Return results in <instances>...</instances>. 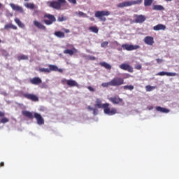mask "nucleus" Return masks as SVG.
I'll return each mask as SVG.
<instances>
[{
	"instance_id": "f257e3e1",
	"label": "nucleus",
	"mask_w": 179,
	"mask_h": 179,
	"mask_svg": "<svg viewBox=\"0 0 179 179\" xmlns=\"http://www.w3.org/2000/svg\"><path fill=\"white\" fill-rule=\"evenodd\" d=\"M95 103V107H97V108H103L104 114L107 115H115L117 114V108H110V103H106L101 104V100L100 99H96Z\"/></svg>"
},
{
	"instance_id": "f03ea898",
	"label": "nucleus",
	"mask_w": 179,
	"mask_h": 179,
	"mask_svg": "<svg viewBox=\"0 0 179 179\" xmlns=\"http://www.w3.org/2000/svg\"><path fill=\"white\" fill-rule=\"evenodd\" d=\"M49 3L50 8H53V9H61L62 6H64L66 3V0H57V1H53L50 2H48Z\"/></svg>"
},
{
	"instance_id": "7ed1b4c3",
	"label": "nucleus",
	"mask_w": 179,
	"mask_h": 179,
	"mask_svg": "<svg viewBox=\"0 0 179 179\" xmlns=\"http://www.w3.org/2000/svg\"><path fill=\"white\" fill-rule=\"evenodd\" d=\"M104 16H110V11L101 10L96 11L95 13V17L99 19L101 22H106V20H107V18H106Z\"/></svg>"
},
{
	"instance_id": "20e7f679",
	"label": "nucleus",
	"mask_w": 179,
	"mask_h": 179,
	"mask_svg": "<svg viewBox=\"0 0 179 179\" xmlns=\"http://www.w3.org/2000/svg\"><path fill=\"white\" fill-rule=\"evenodd\" d=\"M111 86H122V85H124L125 83L124 82V78H114L110 80Z\"/></svg>"
},
{
	"instance_id": "39448f33",
	"label": "nucleus",
	"mask_w": 179,
	"mask_h": 179,
	"mask_svg": "<svg viewBox=\"0 0 179 179\" xmlns=\"http://www.w3.org/2000/svg\"><path fill=\"white\" fill-rule=\"evenodd\" d=\"M123 50H126L127 51H134V50H138L141 48V46L138 45H129L128 43H125L122 45Z\"/></svg>"
},
{
	"instance_id": "423d86ee",
	"label": "nucleus",
	"mask_w": 179,
	"mask_h": 179,
	"mask_svg": "<svg viewBox=\"0 0 179 179\" xmlns=\"http://www.w3.org/2000/svg\"><path fill=\"white\" fill-rule=\"evenodd\" d=\"M49 69H45V72H59V73H62L64 72V70L62 69H59L58 66L52 64H50Z\"/></svg>"
},
{
	"instance_id": "0eeeda50",
	"label": "nucleus",
	"mask_w": 179,
	"mask_h": 179,
	"mask_svg": "<svg viewBox=\"0 0 179 179\" xmlns=\"http://www.w3.org/2000/svg\"><path fill=\"white\" fill-rule=\"evenodd\" d=\"M119 68H120V69H122V71H127V72H130V73H132L134 72V68L126 63H122V64H120L119 66Z\"/></svg>"
},
{
	"instance_id": "6e6552de",
	"label": "nucleus",
	"mask_w": 179,
	"mask_h": 179,
	"mask_svg": "<svg viewBox=\"0 0 179 179\" xmlns=\"http://www.w3.org/2000/svg\"><path fill=\"white\" fill-rule=\"evenodd\" d=\"M138 2L135 1H124L117 4V8H127V6H132V5H136Z\"/></svg>"
},
{
	"instance_id": "1a4fd4ad",
	"label": "nucleus",
	"mask_w": 179,
	"mask_h": 179,
	"mask_svg": "<svg viewBox=\"0 0 179 179\" xmlns=\"http://www.w3.org/2000/svg\"><path fill=\"white\" fill-rule=\"evenodd\" d=\"M10 6L13 10H15V12H19V13H24V10H23V7L20 6L19 5L15 4L13 3H10Z\"/></svg>"
},
{
	"instance_id": "9d476101",
	"label": "nucleus",
	"mask_w": 179,
	"mask_h": 179,
	"mask_svg": "<svg viewBox=\"0 0 179 179\" xmlns=\"http://www.w3.org/2000/svg\"><path fill=\"white\" fill-rule=\"evenodd\" d=\"M23 97L27 99L28 100H31V101H38V96L34 94L25 93L22 94Z\"/></svg>"
},
{
	"instance_id": "9b49d317",
	"label": "nucleus",
	"mask_w": 179,
	"mask_h": 179,
	"mask_svg": "<svg viewBox=\"0 0 179 179\" xmlns=\"http://www.w3.org/2000/svg\"><path fill=\"white\" fill-rule=\"evenodd\" d=\"M45 17L48 18V20H45V24H52L54 22L57 21V19L55 18V16L51 15V14H46Z\"/></svg>"
},
{
	"instance_id": "f8f14e48",
	"label": "nucleus",
	"mask_w": 179,
	"mask_h": 179,
	"mask_svg": "<svg viewBox=\"0 0 179 179\" xmlns=\"http://www.w3.org/2000/svg\"><path fill=\"white\" fill-rule=\"evenodd\" d=\"M109 101H111L113 104H120L121 103H124V100L120 98V96H115L113 97H110Z\"/></svg>"
},
{
	"instance_id": "ddd939ff",
	"label": "nucleus",
	"mask_w": 179,
	"mask_h": 179,
	"mask_svg": "<svg viewBox=\"0 0 179 179\" xmlns=\"http://www.w3.org/2000/svg\"><path fill=\"white\" fill-rule=\"evenodd\" d=\"M34 118H36L38 125H43L44 124V119L41 117V115L35 113L34 114Z\"/></svg>"
},
{
	"instance_id": "4468645a",
	"label": "nucleus",
	"mask_w": 179,
	"mask_h": 179,
	"mask_svg": "<svg viewBox=\"0 0 179 179\" xmlns=\"http://www.w3.org/2000/svg\"><path fill=\"white\" fill-rule=\"evenodd\" d=\"M143 41L147 45H153L155 44V38L152 36H145Z\"/></svg>"
},
{
	"instance_id": "2eb2a0df",
	"label": "nucleus",
	"mask_w": 179,
	"mask_h": 179,
	"mask_svg": "<svg viewBox=\"0 0 179 179\" xmlns=\"http://www.w3.org/2000/svg\"><path fill=\"white\" fill-rule=\"evenodd\" d=\"M157 76H177V73H169L166 71H161L156 74Z\"/></svg>"
},
{
	"instance_id": "dca6fc26",
	"label": "nucleus",
	"mask_w": 179,
	"mask_h": 179,
	"mask_svg": "<svg viewBox=\"0 0 179 179\" xmlns=\"http://www.w3.org/2000/svg\"><path fill=\"white\" fill-rule=\"evenodd\" d=\"M30 83H31V85H41V83H42V80L41 78H38V77H34L33 78H31L29 80Z\"/></svg>"
},
{
	"instance_id": "f3484780",
	"label": "nucleus",
	"mask_w": 179,
	"mask_h": 179,
	"mask_svg": "<svg viewBox=\"0 0 179 179\" xmlns=\"http://www.w3.org/2000/svg\"><path fill=\"white\" fill-rule=\"evenodd\" d=\"M78 52V49L75 48L74 47L72 48L71 50L66 49L64 50V54H69V55H73Z\"/></svg>"
},
{
	"instance_id": "a211bd4d",
	"label": "nucleus",
	"mask_w": 179,
	"mask_h": 179,
	"mask_svg": "<svg viewBox=\"0 0 179 179\" xmlns=\"http://www.w3.org/2000/svg\"><path fill=\"white\" fill-rule=\"evenodd\" d=\"M156 111H158L159 113H163L164 114H169L170 113V110L167 109L166 108H163L162 106H157L155 108Z\"/></svg>"
},
{
	"instance_id": "6ab92c4d",
	"label": "nucleus",
	"mask_w": 179,
	"mask_h": 179,
	"mask_svg": "<svg viewBox=\"0 0 179 179\" xmlns=\"http://www.w3.org/2000/svg\"><path fill=\"white\" fill-rule=\"evenodd\" d=\"M67 86H69L70 87H79V84L74 80L70 79L68 80Z\"/></svg>"
},
{
	"instance_id": "aec40b11",
	"label": "nucleus",
	"mask_w": 179,
	"mask_h": 179,
	"mask_svg": "<svg viewBox=\"0 0 179 179\" xmlns=\"http://www.w3.org/2000/svg\"><path fill=\"white\" fill-rule=\"evenodd\" d=\"M146 20V17H145L144 15H136V19H135V22L136 23H143V22H145Z\"/></svg>"
},
{
	"instance_id": "412c9836",
	"label": "nucleus",
	"mask_w": 179,
	"mask_h": 179,
	"mask_svg": "<svg viewBox=\"0 0 179 179\" xmlns=\"http://www.w3.org/2000/svg\"><path fill=\"white\" fill-rule=\"evenodd\" d=\"M22 115L27 117V118H29L30 120H33L34 118V115H33V113L27 110H24L22 112Z\"/></svg>"
},
{
	"instance_id": "4be33fe9",
	"label": "nucleus",
	"mask_w": 179,
	"mask_h": 179,
	"mask_svg": "<svg viewBox=\"0 0 179 179\" xmlns=\"http://www.w3.org/2000/svg\"><path fill=\"white\" fill-rule=\"evenodd\" d=\"M166 29V25L162 24H158L153 27V30L155 31H159V30H165Z\"/></svg>"
},
{
	"instance_id": "5701e85b",
	"label": "nucleus",
	"mask_w": 179,
	"mask_h": 179,
	"mask_svg": "<svg viewBox=\"0 0 179 179\" xmlns=\"http://www.w3.org/2000/svg\"><path fill=\"white\" fill-rule=\"evenodd\" d=\"M34 25L40 30H44L45 29V27L41 22L37 20L34 21Z\"/></svg>"
},
{
	"instance_id": "b1692460",
	"label": "nucleus",
	"mask_w": 179,
	"mask_h": 179,
	"mask_svg": "<svg viewBox=\"0 0 179 179\" xmlns=\"http://www.w3.org/2000/svg\"><path fill=\"white\" fill-rule=\"evenodd\" d=\"M55 36L59 38H64L65 37V34L61 31H57L55 32Z\"/></svg>"
},
{
	"instance_id": "393cba45",
	"label": "nucleus",
	"mask_w": 179,
	"mask_h": 179,
	"mask_svg": "<svg viewBox=\"0 0 179 179\" xmlns=\"http://www.w3.org/2000/svg\"><path fill=\"white\" fill-rule=\"evenodd\" d=\"M4 29L6 30H8L9 29H13V30H17V27H16L15 25H13L12 24H7L4 26Z\"/></svg>"
},
{
	"instance_id": "a878e982",
	"label": "nucleus",
	"mask_w": 179,
	"mask_h": 179,
	"mask_svg": "<svg viewBox=\"0 0 179 179\" xmlns=\"http://www.w3.org/2000/svg\"><path fill=\"white\" fill-rule=\"evenodd\" d=\"M14 21L17 24V26L21 27V29H24V24H23L19 18H15Z\"/></svg>"
},
{
	"instance_id": "bb28decb",
	"label": "nucleus",
	"mask_w": 179,
	"mask_h": 179,
	"mask_svg": "<svg viewBox=\"0 0 179 179\" xmlns=\"http://www.w3.org/2000/svg\"><path fill=\"white\" fill-rule=\"evenodd\" d=\"M99 65H101V66H103V68H106V69H111V65L105 62L99 63Z\"/></svg>"
},
{
	"instance_id": "cd10ccee",
	"label": "nucleus",
	"mask_w": 179,
	"mask_h": 179,
	"mask_svg": "<svg viewBox=\"0 0 179 179\" xmlns=\"http://www.w3.org/2000/svg\"><path fill=\"white\" fill-rule=\"evenodd\" d=\"M153 10H164V7L161 5H155L153 6Z\"/></svg>"
},
{
	"instance_id": "c85d7f7f",
	"label": "nucleus",
	"mask_w": 179,
	"mask_h": 179,
	"mask_svg": "<svg viewBox=\"0 0 179 179\" xmlns=\"http://www.w3.org/2000/svg\"><path fill=\"white\" fill-rule=\"evenodd\" d=\"M24 6L28 9H34V4L33 3H26Z\"/></svg>"
},
{
	"instance_id": "c756f323",
	"label": "nucleus",
	"mask_w": 179,
	"mask_h": 179,
	"mask_svg": "<svg viewBox=\"0 0 179 179\" xmlns=\"http://www.w3.org/2000/svg\"><path fill=\"white\" fill-rule=\"evenodd\" d=\"M18 61L27 60L29 57L27 55H22L17 57Z\"/></svg>"
},
{
	"instance_id": "7c9ffc66",
	"label": "nucleus",
	"mask_w": 179,
	"mask_h": 179,
	"mask_svg": "<svg viewBox=\"0 0 179 179\" xmlns=\"http://www.w3.org/2000/svg\"><path fill=\"white\" fill-rule=\"evenodd\" d=\"M155 89H156V87L155 86H150V85L145 86L146 92H152V90H155Z\"/></svg>"
},
{
	"instance_id": "2f4dec72",
	"label": "nucleus",
	"mask_w": 179,
	"mask_h": 179,
	"mask_svg": "<svg viewBox=\"0 0 179 179\" xmlns=\"http://www.w3.org/2000/svg\"><path fill=\"white\" fill-rule=\"evenodd\" d=\"M153 3V0H144L145 6H150Z\"/></svg>"
},
{
	"instance_id": "473e14b6",
	"label": "nucleus",
	"mask_w": 179,
	"mask_h": 179,
	"mask_svg": "<svg viewBox=\"0 0 179 179\" xmlns=\"http://www.w3.org/2000/svg\"><path fill=\"white\" fill-rule=\"evenodd\" d=\"M89 30L92 31V33H99V28L97 27H91L89 28Z\"/></svg>"
},
{
	"instance_id": "72a5a7b5",
	"label": "nucleus",
	"mask_w": 179,
	"mask_h": 179,
	"mask_svg": "<svg viewBox=\"0 0 179 179\" xmlns=\"http://www.w3.org/2000/svg\"><path fill=\"white\" fill-rule=\"evenodd\" d=\"M123 89L124 90H134V85H124L123 87Z\"/></svg>"
},
{
	"instance_id": "f704fd0d",
	"label": "nucleus",
	"mask_w": 179,
	"mask_h": 179,
	"mask_svg": "<svg viewBox=\"0 0 179 179\" xmlns=\"http://www.w3.org/2000/svg\"><path fill=\"white\" fill-rule=\"evenodd\" d=\"M66 20V17L64 15H60L57 18V22H65Z\"/></svg>"
},
{
	"instance_id": "c9c22d12",
	"label": "nucleus",
	"mask_w": 179,
	"mask_h": 179,
	"mask_svg": "<svg viewBox=\"0 0 179 179\" xmlns=\"http://www.w3.org/2000/svg\"><path fill=\"white\" fill-rule=\"evenodd\" d=\"M101 86L103 87H108V86H111V81H109L108 83H103Z\"/></svg>"
},
{
	"instance_id": "e433bc0d",
	"label": "nucleus",
	"mask_w": 179,
	"mask_h": 179,
	"mask_svg": "<svg viewBox=\"0 0 179 179\" xmlns=\"http://www.w3.org/2000/svg\"><path fill=\"white\" fill-rule=\"evenodd\" d=\"M101 47H102V48H106V47H108V41L101 43Z\"/></svg>"
},
{
	"instance_id": "4c0bfd02",
	"label": "nucleus",
	"mask_w": 179,
	"mask_h": 179,
	"mask_svg": "<svg viewBox=\"0 0 179 179\" xmlns=\"http://www.w3.org/2000/svg\"><path fill=\"white\" fill-rule=\"evenodd\" d=\"M1 124H6V122H9V119H8L6 117H3L1 120Z\"/></svg>"
},
{
	"instance_id": "58836bf2",
	"label": "nucleus",
	"mask_w": 179,
	"mask_h": 179,
	"mask_svg": "<svg viewBox=\"0 0 179 179\" xmlns=\"http://www.w3.org/2000/svg\"><path fill=\"white\" fill-rule=\"evenodd\" d=\"M78 16L82 17H87V15H86L85 13L80 11L78 12Z\"/></svg>"
},
{
	"instance_id": "ea45409f",
	"label": "nucleus",
	"mask_w": 179,
	"mask_h": 179,
	"mask_svg": "<svg viewBox=\"0 0 179 179\" xmlns=\"http://www.w3.org/2000/svg\"><path fill=\"white\" fill-rule=\"evenodd\" d=\"M135 69H138V71L142 69V65L141 64H136L135 66Z\"/></svg>"
},
{
	"instance_id": "a19ab883",
	"label": "nucleus",
	"mask_w": 179,
	"mask_h": 179,
	"mask_svg": "<svg viewBox=\"0 0 179 179\" xmlns=\"http://www.w3.org/2000/svg\"><path fill=\"white\" fill-rule=\"evenodd\" d=\"M62 85H68V80L63 78L62 80Z\"/></svg>"
},
{
	"instance_id": "79ce46f5",
	"label": "nucleus",
	"mask_w": 179,
	"mask_h": 179,
	"mask_svg": "<svg viewBox=\"0 0 179 179\" xmlns=\"http://www.w3.org/2000/svg\"><path fill=\"white\" fill-rule=\"evenodd\" d=\"M88 59H90V61H96V57L94 56H89Z\"/></svg>"
},
{
	"instance_id": "37998d69",
	"label": "nucleus",
	"mask_w": 179,
	"mask_h": 179,
	"mask_svg": "<svg viewBox=\"0 0 179 179\" xmlns=\"http://www.w3.org/2000/svg\"><path fill=\"white\" fill-rule=\"evenodd\" d=\"M70 3H73V5H76V0H68Z\"/></svg>"
},
{
	"instance_id": "c03bdc74",
	"label": "nucleus",
	"mask_w": 179,
	"mask_h": 179,
	"mask_svg": "<svg viewBox=\"0 0 179 179\" xmlns=\"http://www.w3.org/2000/svg\"><path fill=\"white\" fill-rule=\"evenodd\" d=\"M92 111H93L94 115H97V113L99 111V110H97V109L94 108V110H92Z\"/></svg>"
},
{
	"instance_id": "a18cd8bd",
	"label": "nucleus",
	"mask_w": 179,
	"mask_h": 179,
	"mask_svg": "<svg viewBox=\"0 0 179 179\" xmlns=\"http://www.w3.org/2000/svg\"><path fill=\"white\" fill-rule=\"evenodd\" d=\"M156 61L157 64H162V62H163V59H157Z\"/></svg>"
},
{
	"instance_id": "49530a36",
	"label": "nucleus",
	"mask_w": 179,
	"mask_h": 179,
	"mask_svg": "<svg viewBox=\"0 0 179 179\" xmlns=\"http://www.w3.org/2000/svg\"><path fill=\"white\" fill-rule=\"evenodd\" d=\"M88 89L90 90V92H94V88L92 87L91 86L88 87Z\"/></svg>"
},
{
	"instance_id": "de8ad7c7",
	"label": "nucleus",
	"mask_w": 179,
	"mask_h": 179,
	"mask_svg": "<svg viewBox=\"0 0 179 179\" xmlns=\"http://www.w3.org/2000/svg\"><path fill=\"white\" fill-rule=\"evenodd\" d=\"M87 108H88V110H89L90 111H93V110L94 109V108H92V106H89L87 107Z\"/></svg>"
},
{
	"instance_id": "09e8293b",
	"label": "nucleus",
	"mask_w": 179,
	"mask_h": 179,
	"mask_svg": "<svg viewBox=\"0 0 179 179\" xmlns=\"http://www.w3.org/2000/svg\"><path fill=\"white\" fill-rule=\"evenodd\" d=\"M0 117H5V113L0 111Z\"/></svg>"
},
{
	"instance_id": "8fccbe9b",
	"label": "nucleus",
	"mask_w": 179,
	"mask_h": 179,
	"mask_svg": "<svg viewBox=\"0 0 179 179\" xmlns=\"http://www.w3.org/2000/svg\"><path fill=\"white\" fill-rule=\"evenodd\" d=\"M5 166V164L3 162L0 163V167H3Z\"/></svg>"
},
{
	"instance_id": "3c124183",
	"label": "nucleus",
	"mask_w": 179,
	"mask_h": 179,
	"mask_svg": "<svg viewBox=\"0 0 179 179\" xmlns=\"http://www.w3.org/2000/svg\"><path fill=\"white\" fill-rule=\"evenodd\" d=\"M65 33H69V29H64Z\"/></svg>"
},
{
	"instance_id": "603ef678",
	"label": "nucleus",
	"mask_w": 179,
	"mask_h": 179,
	"mask_svg": "<svg viewBox=\"0 0 179 179\" xmlns=\"http://www.w3.org/2000/svg\"><path fill=\"white\" fill-rule=\"evenodd\" d=\"M126 76H127V78H131V75L129 74H126Z\"/></svg>"
},
{
	"instance_id": "864d4df0",
	"label": "nucleus",
	"mask_w": 179,
	"mask_h": 179,
	"mask_svg": "<svg viewBox=\"0 0 179 179\" xmlns=\"http://www.w3.org/2000/svg\"><path fill=\"white\" fill-rule=\"evenodd\" d=\"M166 2L171 1L173 0H165Z\"/></svg>"
},
{
	"instance_id": "5fc2aeb1",
	"label": "nucleus",
	"mask_w": 179,
	"mask_h": 179,
	"mask_svg": "<svg viewBox=\"0 0 179 179\" xmlns=\"http://www.w3.org/2000/svg\"><path fill=\"white\" fill-rule=\"evenodd\" d=\"M43 72H45V69H43Z\"/></svg>"
},
{
	"instance_id": "6e6d98bb",
	"label": "nucleus",
	"mask_w": 179,
	"mask_h": 179,
	"mask_svg": "<svg viewBox=\"0 0 179 179\" xmlns=\"http://www.w3.org/2000/svg\"><path fill=\"white\" fill-rule=\"evenodd\" d=\"M115 44H118V41H115Z\"/></svg>"
},
{
	"instance_id": "4d7b16f0",
	"label": "nucleus",
	"mask_w": 179,
	"mask_h": 179,
	"mask_svg": "<svg viewBox=\"0 0 179 179\" xmlns=\"http://www.w3.org/2000/svg\"><path fill=\"white\" fill-rule=\"evenodd\" d=\"M90 20H94V18H90Z\"/></svg>"
},
{
	"instance_id": "13d9d810",
	"label": "nucleus",
	"mask_w": 179,
	"mask_h": 179,
	"mask_svg": "<svg viewBox=\"0 0 179 179\" xmlns=\"http://www.w3.org/2000/svg\"><path fill=\"white\" fill-rule=\"evenodd\" d=\"M1 6H2V4H1V3H0V8H1Z\"/></svg>"
},
{
	"instance_id": "bf43d9fd",
	"label": "nucleus",
	"mask_w": 179,
	"mask_h": 179,
	"mask_svg": "<svg viewBox=\"0 0 179 179\" xmlns=\"http://www.w3.org/2000/svg\"><path fill=\"white\" fill-rule=\"evenodd\" d=\"M0 43H2V41H1V39H0Z\"/></svg>"
},
{
	"instance_id": "052dcab7",
	"label": "nucleus",
	"mask_w": 179,
	"mask_h": 179,
	"mask_svg": "<svg viewBox=\"0 0 179 179\" xmlns=\"http://www.w3.org/2000/svg\"><path fill=\"white\" fill-rule=\"evenodd\" d=\"M25 1H29V0H24Z\"/></svg>"
}]
</instances>
